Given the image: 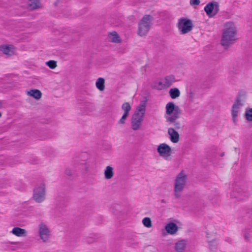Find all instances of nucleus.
Listing matches in <instances>:
<instances>
[{"instance_id":"nucleus-1","label":"nucleus","mask_w":252,"mask_h":252,"mask_svg":"<svg viewBox=\"0 0 252 252\" xmlns=\"http://www.w3.org/2000/svg\"><path fill=\"white\" fill-rule=\"evenodd\" d=\"M237 30L232 22H227L225 24V29L222 33L221 44L224 47H228L233 44L237 39Z\"/></svg>"},{"instance_id":"nucleus-2","label":"nucleus","mask_w":252,"mask_h":252,"mask_svg":"<svg viewBox=\"0 0 252 252\" xmlns=\"http://www.w3.org/2000/svg\"><path fill=\"white\" fill-rule=\"evenodd\" d=\"M166 112L165 118L166 121L169 125L179 118L180 109L178 106L176 105L174 102H168L165 106Z\"/></svg>"},{"instance_id":"nucleus-3","label":"nucleus","mask_w":252,"mask_h":252,"mask_svg":"<svg viewBox=\"0 0 252 252\" xmlns=\"http://www.w3.org/2000/svg\"><path fill=\"white\" fill-rule=\"evenodd\" d=\"M187 177L183 171L181 172L176 177L175 181L174 193L176 198H179L182 195L185 187Z\"/></svg>"},{"instance_id":"nucleus-4","label":"nucleus","mask_w":252,"mask_h":252,"mask_svg":"<svg viewBox=\"0 0 252 252\" xmlns=\"http://www.w3.org/2000/svg\"><path fill=\"white\" fill-rule=\"evenodd\" d=\"M153 17L150 15H145L138 24V34L140 36L146 35L152 24Z\"/></svg>"},{"instance_id":"nucleus-5","label":"nucleus","mask_w":252,"mask_h":252,"mask_svg":"<svg viewBox=\"0 0 252 252\" xmlns=\"http://www.w3.org/2000/svg\"><path fill=\"white\" fill-rule=\"evenodd\" d=\"M177 27L181 34H184L190 32L193 29V24L191 20L186 18L179 19Z\"/></svg>"},{"instance_id":"nucleus-6","label":"nucleus","mask_w":252,"mask_h":252,"mask_svg":"<svg viewBox=\"0 0 252 252\" xmlns=\"http://www.w3.org/2000/svg\"><path fill=\"white\" fill-rule=\"evenodd\" d=\"M34 200L37 203L43 202L45 199V185L41 183L35 187L32 196Z\"/></svg>"},{"instance_id":"nucleus-7","label":"nucleus","mask_w":252,"mask_h":252,"mask_svg":"<svg viewBox=\"0 0 252 252\" xmlns=\"http://www.w3.org/2000/svg\"><path fill=\"white\" fill-rule=\"evenodd\" d=\"M219 7L220 5L218 2L212 1L207 3L204 9L207 15L210 18H212L219 12Z\"/></svg>"},{"instance_id":"nucleus-8","label":"nucleus","mask_w":252,"mask_h":252,"mask_svg":"<svg viewBox=\"0 0 252 252\" xmlns=\"http://www.w3.org/2000/svg\"><path fill=\"white\" fill-rule=\"evenodd\" d=\"M38 232L40 239L43 242H46L49 237L50 231L46 225L41 222L38 226Z\"/></svg>"},{"instance_id":"nucleus-9","label":"nucleus","mask_w":252,"mask_h":252,"mask_svg":"<svg viewBox=\"0 0 252 252\" xmlns=\"http://www.w3.org/2000/svg\"><path fill=\"white\" fill-rule=\"evenodd\" d=\"M157 152L161 157L167 158L171 155V149L167 144L162 143L158 147Z\"/></svg>"},{"instance_id":"nucleus-10","label":"nucleus","mask_w":252,"mask_h":252,"mask_svg":"<svg viewBox=\"0 0 252 252\" xmlns=\"http://www.w3.org/2000/svg\"><path fill=\"white\" fill-rule=\"evenodd\" d=\"M143 117L142 115H139L138 114H134L131 121V127L134 130H138L142 125Z\"/></svg>"},{"instance_id":"nucleus-11","label":"nucleus","mask_w":252,"mask_h":252,"mask_svg":"<svg viewBox=\"0 0 252 252\" xmlns=\"http://www.w3.org/2000/svg\"><path fill=\"white\" fill-rule=\"evenodd\" d=\"M243 105L241 100L238 97L233 105L232 109V116L234 123H236V118L238 115V109Z\"/></svg>"},{"instance_id":"nucleus-12","label":"nucleus","mask_w":252,"mask_h":252,"mask_svg":"<svg viewBox=\"0 0 252 252\" xmlns=\"http://www.w3.org/2000/svg\"><path fill=\"white\" fill-rule=\"evenodd\" d=\"M175 81V78L174 75H170L166 76L163 79V82H159V85H162L163 87H169Z\"/></svg>"},{"instance_id":"nucleus-13","label":"nucleus","mask_w":252,"mask_h":252,"mask_svg":"<svg viewBox=\"0 0 252 252\" xmlns=\"http://www.w3.org/2000/svg\"><path fill=\"white\" fill-rule=\"evenodd\" d=\"M168 134L170 139L173 143H177L179 141V134L174 128L170 127L168 129Z\"/></svg>"},{"instance_id":"nucleus-14","label":"nucleus","mask_w":252,"mask_h":252,"mask_svg":"<svg viewBox=\"0 0 252 252\" xmlns=\"http://www.w3.org/2000/svg\"><path fill=\"white\" fill-rule=\"evenodd\" d=\"M165 229L168 234L173 235L177 232L178 227L175 223L170 222L166 225Z\"/></svg>"},{"instance_id":"nucleus-15","label":"nucleus","mask_w":252,"mask_h":252,"mask_svg":"<svg viewBox=\"0 0 252 252\" xmlns=\"http://www.w3.org/2000/svg\"><path fill=\"white\" fill-rule=\"evenodd\" d=\"M11 232L18 237H22L26 235L27 231L25 229L18 227H15L13 228Z\"/></svg>"},{"instance_id":"nucleus-16","label":"nucleus","mask_w":252,"mask_h":252,"mask_svg":"<svg viewBox=\"0 0 252 252\" xmlns=\"http://www.w3.org/2000/svg\"><path fill=\"white\" fill-rule=\"evenodd\" d=\"M186 247V242L182 240L178 241L175 245V250L177 252H184Z\"/></svg>"},{"instance_id":"nucleus-17","label":"nucleus","mask_w":252,"mask_h":252,"mask_svg":"<svg viewBox=\"0 0 252 252\" xmlns=\"http://www.w3.org/2000/svg\"><path fill=\"white\" fill-rule=\"evenodd\" d=\"M12 49V45H3L0 46V50L5 55H11L13 53Z\"/></svg>"},{"instance_id":"nucleus-18","label":"nucleus","mask_w":252,"mask_h":252,"mask_svg":"<svg viewBox=\"0 0 252 252\" xmlns=\"http://www.w3.org/2000/svg\"><path fill=\"white\" fill-rule=\"evenodd\" d=\"M231 196L232 197L237 198L239 200H243L247 197L248 195L247 193L242 191H233L231 194Z\"/></svg>"},{"instance_id":"nucleus-19","label":"nucleus","mask_w":252,"mask_h":252,"mask_svg":"<svg viewBox=\"0 0 252 252\" xmlns=\"http://www.w3.org/2000/svg\"><path fill=\"white\" fill-rule=\"evenodd\" d=\"M114 175L113 168L110 166H107L104 171V177L106 179H111Z\"/></svg>"},{"instance_id":"nucleus-20","label":"nucleus","mask_w":252,"mask_h":252,"mask_svg":"<svg viewBox=\"0 0 252 252\" xmlns=\"http://www.w3.org/2000/svg\"><path fill=\"white\" fill-rule=\"evenodd\" d=\"M39 0H29L28 2V8L33 10L39 7Z\"/></svg>"},{"instance_id":"nucleus-21","label":"nucleus","mask_w":252,"mask_h":252,"mask_svg":"<svg viewBox=\"0 0 252 252\" xmlns=\"http://www.w3.org/2000/svg\"><path fill=\"white\" fill-rule=\"evenodd\" d=\"M108 38L113 42L119 43L121 41L120 37L116 32L110 33L108 35Z\"/></svg>"},{"instance_id":"nucleus-22","label":"nucleus","mask_w":252,"mask_h":252,"mask_svg":"<svg viewBox=\"0 0 252 252\" xmlns=\"http://www.w3.org/2000/svg\"><path fill=\"white\" fill-rule=\"evenodd\" d=\"M28 94L37 99L40 98L42 95L41 92L36 89L31 90L28 92Z\"/></svg>"},{"instance_id":"nucleus-23","label":"nucleus","mask_w":252,"mask_h":252,"mask_svg":"<svg viewBox=\"0 0 252 252\" xmlns=\"http://www.w3.org/2000/svg\"><path fill=\"white\" fill-rule=\"evenodd\" d=\"M104 79L102 78H99L97 79L95 85L96 88L100 91H102L104 90Z\"/></svg>"},{"instance_id":"nucleus-24","label":"nucleus","mask_w":252,"mask_h":252,"mask_svg":"<svg viewBox=\"0 0 252 252\" xmlns=\"http://www.w3.org/2000/svg\"><path fill=\"white\" fill-rule=\"evenodd\" d=\"M169 94L172 99H175L180 96V92L178 89L173 88L170 90Z\"/></svg>"},{"instance_id":"nucleus-25","label":"nucleus","mask_w":252,"mask_h":252,"mask_svg":"<svg viewBox=\"0 0 252 252\" xmlns=\"http://www.w3.org/2000/svg\"><path fill=\"white\" fill-rule=\"evenodd\" d=\"M145 112V105L144 104H141L139 106L134 114H138L139 115H142V117H144Z\"/></svg>"},{"instance_id":"nucleus-26","label":"nucleus","mask_w":252,"mask_h":252,"mask_svg":"<svg viewBox=\"0 0 252 252\" xmlns=\"http://www.w3.org/2000/svg\"><path fill=\"white\" fill-rule=\"evenodd\" d=\"M122 109L124 111V114L128 115L131 110V106L128 102H125L122 106Z\"/></svg>"},{"instance_id":"nucleus-27","label":"nucleus","mask_w":252,"mask_h":252,"mask_svg":"<svg viewBox=\"0 0 252 252\" xmlns=\"http://www.w3.org/2000/svg\"><path fill=\"white\" fill-rule=\"evenodd\" d=\"M245 117L248 121H252V108H247L245 111Z\"/></svg>"},{"instance_id":"nucleus-28","label":"nucleus","mask_w":252,"mask_h":252,"mask_svg":"<svg viewBox=\"0 0 252 252\" xmlns=\"http://www.w3.org/2000/svg\"><path fill=\"white\" fill-rule=\"evenodd\" d=\"M143 225L148 228H150L152 226L151 220L149 218L146 217L142 220Z\"/></svg>"},{"instance_id":"nucleus-29","label":"nucleus","mask_w":252,"mask_h":252,"mask_svg":"<svg viewBox=\"0 0 252 252\" xmlns=\"http://www.w3.org/2000/svg\"><path fill=\"white\" fill-rule=\"evenodd\" d=\"M46 64L51 69H54L57 66V62L53 60H50L46 63Z\"/></svg>"},{"instance_id":"nucleus-30","label":"nucleus","mask_w":252,"mask_h":252,"mask_svg":"<svg viewBox=\"0 0 252 252\" xmlns=\"http://www.w3.org/2000/svg\"><path fill=\"white\" fill-rule=\"evenodd\" d=\"M207 238H208V243H209V246L210 247V249L212 250H213L214 249H215L216 248V246H217V242L215 240H213V241H210L209 239H208V237L207 236Z\"/></svg>"},{"instance_id":"nucleus-31","label":"nucleus","mask_w":252,"mask_h":252,"mask_svg":"<svg viewBox=\"0 0 252 252\" xmlns=\"http://www.w3.org/2000/svg\"><path fill=\"white\" fill-rule=\"evenodd\" d=\"M128 116V114H124L121 119L118 121V124H124L125 123L126 119Z\"/></svg>"},{"instance_id":"nucleus-32","label":"nucleus","mask_w":252,"mask_h":252,"mask_svg":"<svg viewBox=\"0 0 252 252\" xmlns=\"http://www.w3.org/2000/svg\"><path fill=\"white\" fill-rule=\"evenodd\" d=\"M173 124L174 129H179L181 127V124L180 122L176 121V120H174V122H172L171 124Z\"/></svg>"},{"instance_id":"nucleus-33","label":"nucleus","mask_w":252,"mask_h":252,"mask_svg":"<svg viewBox=\"0 0 252 252\" xmlns=\"http://www.w3.org/2000/svg\"><path fill=\"white\" fill-rule=\"evenodd\" d=\"M200 2V1L199 0H190V4L192 5H199Z\"/></svg>"},{"instance_id":"nucleus-34","label":"nucleus","mask_w":252,"mask_h":252,"mask_svg":"<svg viewBox=\"0 0 252 252\" xmlns=\"http://www.w3.org/2000/svg\"><path fill=\"white\" fill-rule=\"evenodd\" d=\"M65 173L69 176H71L72 175V171L69 169H66L65 171Z\"/></svg>"},{"instance_id":"nucleus-35","label":"nucleus","mask_w":252,"mask_h":252,"mask_svg":"<svg viewBox=\"0 0 252 252\" xmlns=\"http://www.w3.org/2000/svg\"><path fill=\"white\" fill-rule=\"evenodd\" d=\"M244 238L246 240L248 241L249 240L250 236L248 233L245 232L244 234Z\"/></svg>"},{"instance_id":"nucleus-36","label":"nucleus","mask_w":252,"mask_h":252,"mask_svg":"<svg viewBox=\"0 0 252 252\" xmlns=\"http://www.w3.org/2000/svg\"><path fill=\"white\" fill-rule=\"evenodd\" d=\"M58 2V0L55 3V4L56 5L57 4Z\"/></svg>"},{"instance_id":"nucleus-37","label":"nucleus","mask_w":252,"mask_h":252,"mask_svg":"<svg viewBox=\"0 0 252 252\" xmlns=\"http://www.w3.org/2000/svg\"><path fill=\"white\" fill-rule=\"evenodd\" d=\"M223 155H224V154H223V153H222V154H221V156H223Z\"/></svg>"},{"instance_id":"nucleus-38","label":"nucleus","mask_w":252,"mask_h":252,"mask_svg":"<svg viewBox=\"0 0 252 252\" xmlns=\"http://www.w3.org/2000/svg\"><path fill=\"white\" fill-rule=\"evenodd\" d=\"M162 202H164L163 200H162Z\"/></svg>"},{"instance_id":"nucleus-39","label":"nucleus","mask_w":252,"mask_h":252,"mask_svg":"<svg viewBox=\"0 0 252 252\" xmlns=\"http://www.w3.org/2000/svg\"><path fill=\"white\" fill-rule=\"evenodd\" d=\"M1 113H0V117H1Z\"/></svg>"}]
</instances>
